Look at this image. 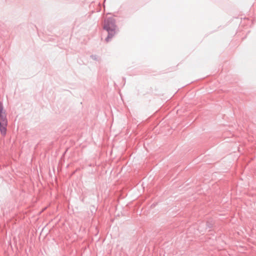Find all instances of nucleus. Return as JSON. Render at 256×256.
<instances>
[{"label":"nucleus","instance_id":"0eeeda50","mask_svg":"<svg viewBox=\"0 0 256 256\" xmlns=\"http://www.w3.org/2000/svg\"><path fill=\"white\" fill-rule=\"evenodd\" d=\"M143 184H144V182H142V186H143Z\"/></svg>","mask_w":256,"mask_h":256},{"label":"nucleus","instance_id":"39448f33","mask_svg":"<svg viewBox=\"0 0 256 256\" xmlns=\"http://www.w3.org/2000/svg\"><path fill=\"white\" fill-rule=\"evenodd\" d=\"M144 206H142L141 208L140 212V214H142L141 212H142V210L144 209Z\"/></svg>","mask_w":256,"mask_h":256},{"label":"nucleus","instance_id":"20e7f679","mask_svg":"<svg viewBox=\"0 0 256 256\" xmlns=\"http://www.w3.org/2000/svg\"><path fill=\"white\" fill-rule=\"evenodd\" d=\"M90 58L94 60H98V56L96 55H91Z\"/></svg>","mask_w":256,"mask_h":256},{"label":"nucleus","instance_id":"f03ea898","mask_svg":"<svg viewBox=\"0 0 256 256\" xmlns=\"http://www.w3.org/2000/svg\"><path fill=\"white\" fill-rule=\"evenodd\" d=\"M8 125L6 114L0 115V132L2 136H5L6 134Z\"/></svg>","mask_w":256,"mask_h":256},{"label":"nucleus","instance_id":"423d86ee","mask_svg":"<svg viewBox=\"0 0 256 256\" xmlns=\"http://www.w3.org/2000/svg\"><path fill=\"white\" fill-rule=\"evenodd\" d=\"M140 212V210H137L136 213H138Z\"/></svg>","mask_w":256,"mask_h":256},{"label":"nucleus","instance_id":"f257e3e1","mask_svg":"<svg viewBox=\"0 0 256 256\" xmlns=\"http://www.w3.org/2000/svg\"><path fill=\"white\" fill-rule=\"evenodd\" d=\"M103 29L108 32V36L105 39L107 42H109L119 31L116 24V20L112 17H108L104 20Z\"/></svg>","mask_w":256,"mask_h":256},{"label":"nucleus","instance_id":"7ed1b4c3","mask_svg":"<svg viewBox=\"0 0 256 256\" xmlns=\"http://www.w3.org/2000/svg\"><path fill=\"white\" fill-rule=\"evenodd\" d=\"M6 112L4 110L3 104L0 101V115L6 114Z\"/></svg>","mask_w":256,"mask_h":256}]
</instances>
